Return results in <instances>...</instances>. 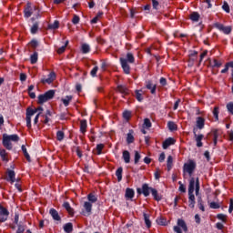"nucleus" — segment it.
Returning a JSON list of instances; mask_svg holds the SVG:
<instances>
[{
	"label": "nucleus",
	"instance_id": "nucleus-34",
	"mask_svg": "<svg viewBox=\"0 0 233 233\" xmlns=\"http://www.w3.org/2000/svg\"><path fill=\"white\" fill-rule=\"evenodd\" d=\"M72 101V96H66L65 98H62V102L66 106H68L70 105V102Z\"/></svg>",
	"mask_w": 233,
	"mask_h": 233
},
{
	"label": "nucleus",
	"instance_id": "nucleus-50",
	"mask_svg": "<svg viewBox=\"0 0 233 233\" xmlns=\"http://www.w3.org/2000/svg\"><path fill=\"white\" fill-rule=\"evenodd\" d=\"M97 70H99V67L97 66H96L90 72V76L92 77H96V76L97 75Z\"/></svg>",
	"mask_w": 233,
	"mask_h": 233
},
{
	"label": "nucleus",
	"instance_id": "nucleus-10",
	"mask_svg": "<svg viewBox=\"0 0 233 233\" xmlns=\"http://www.w3.org/2000/svg\"><path fill=\"white\" fill-rule=\"evenodd\" d=\"M54 81H56V73L55 72H51L49 75H48V77L47 78H42L41 79V83L43 85H52V83H54Z\"/></svg>",
	"mask_w": 233,
	"mask_h": 233
},
{
	"label": "nucleus",
	"instance_id": "nucleus-58",
	"mask_svg": "<svg viewBox=\"0 0 233 233\" xmlns=\"http://www.w3.org/2000/svg\"><path fill=\"white\" fill-rule=\"evenodd\" d=\"M217 218L218 219H220V221H224V222L227 221V215L225 214H218Z\"/></svg>",
	"mask_w": 233,
	"mask_h": 233
},
{
	"label": "nucleus",
	"instance_id": "nucleus-28",
	"mask_svg": "<svg viewBox=\"0 0 233 233\" xmlns=\"http://www.w3.org/2000/svg\"><path fill=\"white\" fill-rule=\"evenodd\" d=\"M116 176L117 177V181H121V179H123V167H118L116 169Z\"/></svg>",
	"mask_w": 233,
	"mask_h": 233
},
{
	"label": "nucleus",
	"instance_id": "nucleus-56",
	"mask_svg": "<svg viewBox=\"0 0 233 233\" xmlns=\"http://www.w3.org/2000/svg\"><path fill=\"white\" fill-rule=\"evenodd\" d=\"M222 8L223 10H225V12H227V14H230V6L227 2L224 3V5H222Z\"/></svg>",
	"mask_w": 233,
	"mask_h": 233
},
{
	"label": "nucleus",
	"instance_id": "nucleus-49",
	"mask_svg": "<svg viewBox=\"0 0 233 233\" xmlns=\"http://www.w3.org/2000/svg\"><path fill=\"white\" fill-rule=\"evenodd\" d=\"M139 159H141V155L139 152L135 151V165H137L139 163Z\"/></svg>",
	"mask_w": 233,
	"mask_h": 233
},
{
	"label": "nucleus",
	"instance_id": "nucleus-2",
	"mask_svg": "<svg viewBox=\"0 0 233 233\" xmlns=\"http://www.w3.org/2000/svg\"><path fill=\"white\" fill-rule=\"evenodd\" d=\"M12 141L17 143V141H19V136L6 134L3 135V146L5 147V148H6V150H12Z\"/></svg>",
	"mask_w": 233,
	"mask_h": 233
},
{
	"label": "nucleus",
	"instance_id": "nucleus-55",
	"mask_svg": "<svg viewBox=\"0 0 233 233\" xmlns=\"http://www.w3.org/2000/svg\"><path fill=\"white\" fill-rule=\"evenodd\" d=\"M152 2V6L154 10H158L159 8V2L157 0H151Z\"/></svg>",
	"mask_w": 233,
	"mask_h": 233
},
{
	"label": "nucleus",
	"instance_id": "nucleus-46",
	"mask_svg": "<svg viewBox=\"0 0 233 233\" xmlns=\"http://www.w3.org/2000/svg\"><path fill=\"white\" fill-rule=\"evenodd\" d=\"M103 148H105V145L104 144H98L96 146V154H97V156H100Z\"/></svg>",
	"mask_w": 233,
	"mask_h": 233
},
{
	"label": "nucleus",
	"instance_id": "nucleus-36",
	"mask_svg": "<svg viewBox=\"0 0 233 233\" xmlns=\"http://www.w3.org/2000/svg\"><path fill=\"white\" fill-rule=\"evenodd\" d=\"M132 134H133V131H129V133L127 134V142L128 145H130V143H134V135Z\"/></svg>",
	"mask_w": 233,
	"mask_h": 233
},
{
	"label": "nucleus",
	"instance_id": "nucleus-42",
	"mask_svg": "<svg viewBox=\"0 0 233 233\" xmlns=\"http://www.w3.org/2000/svg\"><path fill=\"white\" fill-rule=\"evenodd\" d=\"M211 66H214L216 68H219L221 65H223L221 62L218 61L217 59H214L212 62H210Z\"/></svg>",
	"mask_w": 233,
	"mask_h": 233
},
{
	"label": "nucleus",
	"instance_id": "nucleus-3",
	"mask_svg": "<svg viewBox=\"0 0 233 233\" xmlns=\"http://www.w3.org/2000/svg\"><path fill=\"white\" fill-rule=\"evenodd\" d=\"M196 187V178L191 177L189 180V186H188V203L190 208H194L196 205V197L194 196V188Z\"/></svg>",
	"mask_w": 233,
	"mask_h": 233
},
{
	"label": "nucleus",
	"instance_id": "nucleus-47",
	"mask_svg": "<svg viewBox=\"0 0 233 233\" xmlns=\"http://www.w3.org/2000/svg\"><path fill=\"white\" fill-rule=\"evenodd\" d=\"M123 117H124V119L128 121V119H130V117H132V113L130 111H125L123 113Z\"/></svg>",
	"mask_w": 233,
	"mask_h": 233
},
{
	"label": "nucleus",
	"instance_id": "nucleus-20",
	"mask_svg": "<svg viewBox=\"0 0 233 233\" xmlns=\"http://www.w3.org/2000/svg\"><path fill=\"white\" fill-rule=\"evenodd\" d=\"M44 120L43 123L44 125H48V123H50V117H52V113L50 112V110H47L46 115L43 116Z\"/></svg>",
	"mask_w": 233,
	"mask_h": 233
},
{
	"label": "nucleus",
	"instance_id": "nucleus-14",
	"mask_svg": "<svg viewBox=\"0 0 233 233\" xmlns=\"http://www.w3.org/2000/svg\"><path fill=\"white\" fill-rule=\"evenodd\" d=\"M176 143V140L172 137L167 138L164 142H163V148L164 150H167V148H168V147H170V145H174Z\"/></svg>",
	"mask_w": 233,
	"mask_h": 233
},
{
	"label": "nucleus",
	"instance_id": "nucleus-7",
	"mask_svg": "<svg viewBox=\"0 0 233 233\" xmlns=\"http://www.w3.org/2000/svg\"><path fill=\"white\" fill-rule=\"evenodd\" d=\"M215 28H218L220 32H223L226 35H228L232 32V26L224 25L223 24L216 23L214 25Z\"/></svg>",
	"mask_w": 233,
	"mask_h": 233
},
{
	"label": "nucleus",
	"instance_id": "nucleus-63",
	"mask_svg": "<svg viewBox=\"0 0 233 233\" xmlns=\"http://www.w3.org/2000/svg\"><path fill=\"white\" fill-rule=\"evenodd\" d=\"M25 232V226L18 225V228L16 230V233H24Z\"/></svg>",
	"mask_w": 233,
	"mask_h": 233
},
{
	"label": "nucleus",
	"instance_id": "nucleus-8",
	"mask_svg": "<svg viewBox=\"0 0 233 233\" xmlns=\"http://www.w3.org/2000/svg\"><path fill=\"white\" fill-rule=\"evenodd\" d=\"M152 188L153 187H148V184H144L142 185V188H137V192L139 195L143 194L145 198H148V196H150V192H152Z\"/></svg>",
	"mask_w": 233,
	"mask_h": 233
},
{
	"label": "nucleus",
	"instance_id": "nucleus-62",
	"mask_svg": "<svg viewBox=\"0 0 233 233\" xmlns=\"http://www.w3.org/2000/svg\"><path fill=\"white\" fill-rule=\"evenodd\" d=\"M72 23L73 25H77L79 23V16H77V15H74Z\"/></svg>",
	"mask_w": 233,
	"mask_h": 233
},
{
	"label": "nucleus",
	"instance_id": "nucleus-64",
	"mask_svg": "<svg viewBox=\"0 0 233 233\" xmlns=\"http://www.w3.org/2000/svg\"><path fill=\"white\" fill-rule=\"evenodd\" d=\"M233 211V199H230L228 212L231 214Z\"/></svg>",
	"mask_w": 233,
	"mask_h": 233
},
{
	"label": "nucleus",
	"instance_id": "nucleus-19",
	"mask_svg": "<svg viewBox=\"0 0 233 233\" xmlns=\"http://www.w3.org/2000/svg\"><path fill=\"white\" fill-rule=\"evenodd\" d=\"M197 127L199 128V130H202V128H205V118L198 116L197 117Z\"/></svg>",
	"mask_w": 233,
	"mask_h": 233
},
{
	"label": "nucleus",
	"instance_id": "nucleus-52",
	"mask_svg": "<svg viewBox=\"0 0 233 233\" xmlns=\"http://www.w3.org/2000/svg\"><path fill=\"white\" fill-rule=\"evenodd\" d=\"M37 30H39V25H37V23H35L31 27V33L37 34Z\"/></svg>",
	"mask_w": 233,
	"mask_h": 233
},
{
	"label": "nucleus",
	"instance_id": "nucleus-29",
	"mask_svg": "<svg viewBox=\"0 0 233 233\" xmlns=\"http://www.w3.org/2000/svg\"><path fill=\"white\" fill-rule=\"evenodd\" d=\"M199 13L198 12H193L191 15H190V19L191 21H194L196 23H198V21H199Z\"/></svg>",
	"mask_w": 233,
	"mask_h": 233
},
{
	"label": "nucleus",
	"instance_id": "nucleus-27",
	"mask_svg": "<svg viewBox=\"0 0 233 233\" xmlns=\"http://www.w3.org/2000/svg\"><path fill=\"white\" fill-rule=\"evenodd\" d=\"M64 230L66 233H71L74 230V226L72 225V223H66L64 226Z\"/></svg>",
	"mask_w": 233,
	"mask_h": 233
},
{
	"label": "nucleus",
	"instance_id": "nucleus-60",
	"mask_svg": "<svg viewBox=\"0 0 233 233\" xmlns=\"http://www.w3.org/2000/svg\"><path fill=\"white\" fill-rule=\"evenodd\" d=\"M14 223H15V225H17V227H19V225H21V224H19V214H17V213L15 214Z\"/></svg>",
	"mask_w": 233,
	"mask_h": 233
},
{
	"label": "nucleus",
	"instance_id": "nucleus-41",
	"mask_svg": "<svg viewBox=\"0 0 233 233\" xmlns=\"http://www.w3.org/2000/svg\"><path fill=\"white\" fill-rule=\"evenodd\" d=\"M48 28L51 30H57V28H59V21H55L53 24H50Z\"/></svg>",
	"mask_w": 233,
	"mask_h": 233
},
{
	"label": "nucleus",
	"instance_id": "nucleus-43",
	"mask_svg": "<svg viewBox=\"0 0 233 233\" xmlns=\"http://www.w3.org/2000/svg\"><path fill=\"white\" fill-rule=\"evenodd\" d=\"M195 183H196V196L199 198V177L196 178Z\"/></svg>",
	"mask_w": 233,
	"mask_h": 233
},
{
	"label": "nucleus",
	"instance_id": "nucleus-4",
	"mask_svg": "<svg viewBox=\"0 0 233 233\" xmlns=\"http://www.w3.org/2000/svg\"><path fill=\"white\" fill-rule=\"evenodd\" d=\"M37 112H40L41 114L43 112V106H38L37 108H35V109L32 107H28L26 109L25 120H26L27 128H32V116H35Z\"/></svg>",
	"mask_w": 233,
	"mask_h": 233
},
{
	"label": "nucleus",
	"instance_id": "nucleus-40",
	"mask_svg": "<svg viewBox=\"0 0 233 233\" xmlns=\"http://www.w3.org/2000/svg\"><path fill=\"white\" fill-rule=\"evenodd\" d=\"M22 151H23V154H24L25 159L30 162L31 161L30 155L28 154V151H26V147L22 146Z\"/></svg>",
	"mask_w": 233,
	"mask_h": 233
},
{
	"label": "nucleus",
	"instance_id": "nucleus-33",
	"mask_svg": "<svg viewBox=\"0 0 233 233\" xmlns=\"http://www.w3.org/2000/svg\"><path fill=\"white\" fill-rule=\"evenodd\" d=\"M213 116L217 121L219 120V106H215L213 110Z\"/></svg>",
	"mask_w": 233,
	"mask_h": 233
},
{
	"label": "nucleus",
	"instance_id": "nucleus-44",
	"mask_svg": "<svg viewBox=\"0 0 233 233\" xmlns=\"http://www.w3.org/2000/svg\"><path fill=\"white\" fill-rule=\"evenodd\" d=\"M135 94H136V98H137L139 102L143 101V94H141V91H140V90H137V91L135 92Z\"/></svg>",
	"mask_w": 233,
	"mask_h": 233
},
{
	"label": "nucleus",
	"instance_id": "nucleus-35",
	"mask_svg": "<svg viewBox=\"0 0 233 233\" xmlns=\"http://www.w3.org/2000/svg\"><path fill=\"white\" fill-rule=\"evenodd\" d=\"M167 127L169 128V130L174 131V130H177V125H176V123H174L173 121H169L167 123Z\"/></svg>",
	"mask_w": 233,
	"mask_h": 233
},
{
	"label": "nucleus",
	"instance_id": "nucleus-61",
	"mask_svg": "<svg viewBox=\"0 0 233 233\" xmlns=\"http://www.w3.org/2000/svg\"><path fill=\"white\" fill-rule=\"evenodd\" d=\"M210 208H219V204L218 202H211L209 204Z\"/></svg>",
	"mask_w": 233,
	"mask_h": 233
},
{
	"label": "nucleus",
	"instance_id": "nucleus-24",
	"mask_svg": "<svg viewBox=\"0 0 233 233\" xmlns=\"http://www.w3.org/2000/svg\"><path fill=\"white\" fill-rule=\"evenodd\" d=\"M64 208H66V210L68 212V214H70V216L74 215V208H72V207H70V203L68 202H65L63 204Z\"/></svg>",
	"mask_w": 233,
	"mask_h": 233
},
{
	"label": "nucleus",
	"instance_id": "nucleus-16",
	"mask_svg": "<svg viewBox=\"0 0 233 233\" xmlns=\"http://www.w3.org/2000/svg\"><path fill=\"white\" fill-rule=\"evenodd\" d=\"M146 88L151 90V94H156L157 86L153 84L152 81L148 80L146 82Z\"/></svg>",
	"mask_w": 233,
	"mask_h": 233
},
{
	"label": "nucleus",
	"instance_id": "nucleus-5",
	"mask_svg": "<svg viewBox=\"0 0 233 233\" xmlns=\"http://www.w3.org/2000/svg\"><path fill=\"white\" fill-rule=\"evenodd\" d=\"M55 96H56V91L49 90L45 94L38 96L37 103L38 105H43L44 103H46V101H50V99H54Z\"/></svg>",
	"mask_w": 233,
	"mask_h": 233
},
{
	"label": "nucleus",
	"instance_id": "nucleus-53",
	"mask_svg": "<svg viewBox=\"0 0 233 233\" xmlns=\"http://www.w3.org/2000/svg\"><path fill=\"white\" fill-rule=\"evenodd\" d=\"M218 130L213 131V141L214 145H218Z\"/></svg>",
	"mask_w": 233,
	"mask_h": 233
},
{
	"label": "nucleus",
	"instance_id": "nucleus-54",
	"mask_svg": "<svg viewBox=\"0 0 233 233\" xmlns=\"http://www.w3.org/2000/svg\"><path fill=\"white\" fill-rule=\"evenodd\" d=\"M227 108L229 114L233 116V102H229L228 104H227Z\"/></svg>",
	"mask_w": 233,
	"mask_h": 233
},
{
	"label": "nucleus",
	"instance_id": "nucleus-32",
	"mask_svg": "<svg viewBox=\"0 0 233 233\" xmlns=\"http://www.w3.org/2000/svg\"><path fill=\"white\" fill-rule=\"evenodd\" d=\"M37 59H38V54H37V52H35L30 56L31 65H35V63H37Z\"/></svg>",
	"mask_w": 233,
	"mask_h": 233
},
{
	"label": "nucleus",
	"instance_id": "nucleus-48",
	"mask_svg": "<svg viewBox=\"0 0 233 233\" xmlns=\"http://www.w3.org/2000/svg\"><path fill=\"white\" fill-rule=\"evenodd\" d=\"M144 127L146 128H150L152 127V122H150V119L148 118L144 119Z\"/></svg>",
	"mask_w": 233,
	"mask_h": 233
},
{
	"label": "nucleus",
	"instance_id": "nucleus-23",
	"mask_svg": "<svg viewBox=\"0 0 233 233\" xmlns=\"http://www.w3.org/2000/svg\"><path fill=\"white\" fill-rule=\"evenodd\" d=\"M177 225H178V227H181V228L184 230V232L188 231V228L187 227V223H185V220L178 219L177 220Z\"/></svg>",
	"mask_w": 233,
	"mask_h": 233
},
{
	"label": "nucleus",
	"instance_id": "nucleus-39",
	"mask_svg": "<svg viewBox=\"0 0 233 233\" xmlns=\"http://www.w3.org/2000/svg\"><path fill=\"white\" fill-rule=\"evenodd\" d=\"M56 139H57V141H63V139H65V132L57 131L56 132Z\"/></svg>",
	"mask_w": 233,
	"mask_h": 233
},
{
	"label": "nucleus",
	"instance_id": "nucleus-17",
	"mask_svg": "<svg viewBox=\"0 0 233 233\" xmlns=\"http://www.w3.org/2000/svg\"><path fill=\"white\" fill-rule=\"evenodd\" d=\"M25 17L32 16V4L29 2L26 4V7L24 10Z\"/></svg>",
	"mask_w": 233,
	"mask_h": 233
},
{
	"label": "nucleus",
	"instance_id": "nucleus-21",
	"mask_svg": "<svg viewBox=\"0 0 233 233\" xmlns=\"http://www.w3.org/2000/svg\"><path fill=\"white\" fill-rule=\"evenodd\" d=\"M143 217L146 226L147 227V228H150L152 227V222L150 221V215L144 213Z\"/></svg>",
	"mask_w": 233,
	"mask_h": 233
},
{
	"label": "nucleus",
	"instance_id": "nucleus-57",
	"mask_svg": "<svg viewBox=\"0 0 233 233\" xmlns=\"http://www.w3.org/2000/svg\"><path fill=\"white\" fill-rule=\"evenodd\" d=\"M172 161H173L172 156H168V157H167V169L168 170H170V168H172Z\"/></svg>",
	"mask_w": 233,
	"mask_h": 233
},
{
	"label": "nucleus",
	"instance_id": "nucleus-37",
	"mask_svg": "<svg viewBox=\"0 0 233 233\" xmlns=\"http://www.w3.org/2000/svg\"><path fill=\"white\" fill-rule=\"evenodd\" d=\"M87 199L89 203H96L97 201V197H96L94 194L90 193L87 195Z\"/></svg>",
	"mask_w": 233,
	"mask_h": 233
},
{
	"label": "nucleus",
	"instance_id": "nucleus-9",
	"mask_svg": "<svg viewBox=\"0 0 233 233\" xmlns=\"http://www.w3.org/2000/svg\"><path fill=\"white\" fill-rule=\"evenodd\" d=\"M8 216H10L8 209L0 205V223H5L8 219Z\"/></svg>",
	"mask_w": 233,
	"mask_h": 233
},
{
	"label": "nucleus",
	"instance_id": "nucleus-18",
	"mask_svg": "<svg viewBox=\"0 0 233 233\" xmlns=\"http://www.w3.org/2000/svg\"><path fill=\"white\" fill-rule=\"evenodd\" d=\"M49 214H51L53 219H55V221H61V217H59V212H57V210L51 208L49 211Z\"/></svg>",
	"mask_w": 233,
	"mask_h": 233
},
{
	"label": "nucleus",
	"instance_id": "nucleus-59",
	"mask_svg": "<svg viewBox=\"0 0 233 233\" xmlns=\"http://www.w3.org/2000/svg\"><path fill=\"white\" fill-rule=\"evenodd\" d=\"M178 184H179L178 190L180 192H187V187H185V185H183V183H181V181H179Z\"/></svg>",
	"mask_w": 233,
	"mask_h": 233
},
{
	"label": "nucleus",
	"instance_id": "nucleus-6",
	"mask_svg": "<svg viewBox=\"0 0 233 233\" xmlns=\"http://www.w3.org/2000/svg\"><path fill=\"white\" fill-rule=\"evenodd\" d=\"M194 170H196V163L194 160H189L184 165V173L187 172L189 176H192Z\"/></svg>",
	"mask_w": 233,
	"mask_h": 233
},
{
	"label": "nucleus",
	"instance_id": "nucleus-11",
	"mask_svg": "<svg viewBox=\"0 0 233 233\" xmlns=\"http://www.w3.org/2000/svg\"><path fill=\"white\" fill-rule=\"evenodd\" d=\"M7 177H5L6 181L11 184L15 183V172L12 169H7L6 171Z\"/></svg>",
	"mask_w": 233,
	"mask_h": 233
},
{
	"label": "nucleus",
	"instance_id": "nucleus-13",
	"mask_svg": "<svg viewBox=\"0 0 233 233\" xmlns=\"http://www.w3.org/2000/svg\"><path fill=\"white\" fill-rule=\"evenodd\" d=\"M84 208L86 212H84V216H90L92 214V203L91 202H85Z\"/></svg>",
	"mask_w": 233,
	"mask_h": 233
},
{
	"label": "nucleus",
	"instance_id": "nucleus-12",
	"mask_svg": "<svg viewBox=\"0 0 233 233\" xmlns=\"http://www.w3.org/2000/svg\"><path fill=\"white\" fill-rule=\"evenodd\" d=\"M116 91L122 94V97H125V96H128V94H130V90H128V87L123 85L117 86Z\"/></svg>",
	"mask_w": 233,
	"mask_h": 233
},
{
	"label": "nucleus",
	"instance_id": "nucleus-30",
	"mask_svg": "<svg viewBox=\"0 0 233 233\" xmlns=\"http://www.w3.org/2000/svg\"><path fill=\"white\" fill-rule=\"evenodd\" d=\"M80 131L82 132V134H85L86 132V120L80 121Z\"/></svg>",
	"mask_w": 233,
	"mask_h": 233
},
{
	"label": "nucleus",
	"instance_id": "nucleus-38",
	"mask_svg": "<svg viewBox=\"0 0 233 233\" xmlns=\"http://www.w3.org/2000/svg\"><path fill=\"white\" fill-rule=\"evenodd\" d=\"M151 194L156 201H161V198L157 196V190L156 188L151 189Z\"/></svg>",
	"mask_w": 233,
	"mask_h": 233
},
{
	"label": "nucleus",
	"instance_id": "nucleus-51",
	"mask_svg": "<svg viewBox=\"0 0 233 233\" xmlns=\"http://www.w3.org/2000/svg\"><path fill=\"white\" fill-rule=\"evenodd\" d=\"M157 225L165 226V225H167V219H165L163 218H159L157 219Z\"/></svg>",
	"mask_w": 233,
	"mask_h": 233
},
{
	"label": "nucleus",
	"instance_id": "nucleus-31",
	"mask_svg": "<svg viewBox=\"0 0 233 233\" xmlns=\"http://www.w3.org/2000/svg\"><path fill=\"white\" fill-rule=\"evenodd\" d=\"M82 54H88L90 52V46L88 44H83L81 46Z\"/></svg>",
	"mask_w": 233,
	"mask_h": 233
},
{
	"label": "nucleus",
	"instance_id": "nucleus-45",
	"mask_svg": "<svg viewBox=\"0 0 233 233\" xmlns=\"http://www.w3.org/2000/svg\"><path fill=\"white\" fill-rule=\"evenodd\" d=\"M66 46H68V40L66 41V44L64 46H61L60 48L57 49V54H63L65 50H66Z\"/></svg>",
	"mask_w": 233,
	"mask_h": 233
},
{
	"label": "nucleus",
	"instance_id": "nucleus-1",
	"mask_svg": "<svg viewBox=\"0 0 233 233\" xmlns=\"http://www.w3.org/2000/svg\"><path fill=\"white\" fill-rule=\"evenodd\" d=\"M136 59L134 58V55L132 53L127 54V58L121 57L120 63L121 66L125 72V74H130V66L128 63H135Z\"/></svg>",
	"mask_w": 233,
	"mask_h": 233
},
{
	"label": "nucleus",
	"instance_id": "nucleus-22",
	"mask_svg": "<svg viewBox=\"0 0 233 233\" xmlns=\"http://www.w3.org/2000/svg\"><path fill=\"white\" fill-rule=\"evenodd\" d=\"M122 159H124L125 163H130V152L127 150L123 151Z\"/></svg>",
	"mask_w": 233,
	"mask_h": 233
},
{
	"label": "nucleus",
	"instance_id": "nucleus-25",
	"mask_svg": "<svg viewBox=\"0 0 233 233\" xmlns=\"http://www.w3.org/2000/svg\"><path fill=\"white\" fill-rule=\"evenodd\" d=\"M134 194H135L134 189L129 187L126 189V198L127 199H132L134 198Z\"/></svg>",
	"mask_w": 233,
	"mask_h": 233
},
{
	"label": "nucleus",
	"instance_id": "nucleus-26",
	"mask_svg": "<svg viewBox=\"0 0 233 233\" xmlns=\"http://www.w3.org/2000/svg\"><path fill=\"white\" fill-rule=\"evenodd\" d=\"M0 157L3 161H5V163H8V153H6V150L1 149L0 150Z\"/></svg>",
	"mask_w": 233,
	"mask_h": 233
},
{
	"label": "nucleus",
	"instance_id": "nucleus-15",
	"mask_svg": "<svg viewBox=\"0 0 233 233\" xmlns=\"http://www.w3.org/2000/svg\"><path fill=\"white\" fill-rule=\"evenodd\" d=\"M194 136H195V141L197 142V147L200 148V147H203V140L204 136L203 135H198L196 131H194Z\"/></svg>",
	"mask_w": 233,
	"mask_h": 233
}]
</instances>
